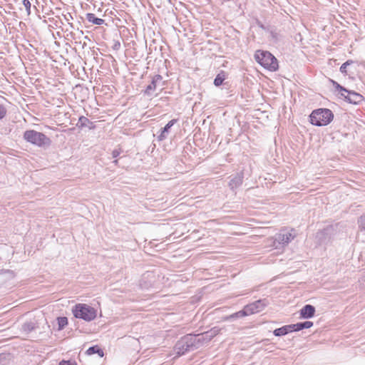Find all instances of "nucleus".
Listing matches in <instances>:
<instances>
[{"label":"nucleus","instance_id":"nucleus-1","mask_svg":"<svg viewBox=\"0 0 365 365\" xmlns=\"http://www.w3.org/2000/svg\"><path fill=\"white\" fill-rule=\"evenodd\" d=\"M72 313L76 318L81 319L86 322L93 321L97 317V310L86 304H76L72 308Z\"/></svg>","mask_w":365,"mask_h":365},{"label":"nucleus","instance_id":"nucleus-2","mask_svg":"<svg viewBox=\"0 0 365 365\" xmlns=\"http://www.w3.org/2000/svg\"><path fill=\"white\" fill-rule=\"evenodd\" d=\"M255 58L257 63L270 71H275L278 69L277 58L269 51H257Z\"/></svg>","mask_w":365,"mask_h":365},{"label":"nucleus","instance_id":"nucleus-3","mask_svg":"<svg viewBox=\"0 0 365 365\" xmlns=\"http://www.w3.org/2000/svg\"><path fill=\"white\" fill-rule=\"evenodd\" d=\"M334 114L329 109L320 108L312 111L310 122L317 126L327 125L333 120Z\"/></svg>","mask_w":365,"mask_h":365},{"label":"nucleus","instance_id":"nucleus-4","mask_svg":"<svg viewBox=\"0 0 365 365\" xmlns=\"http://www.w3.org/2000/svg\"><path fill=\"white\" fill-rule=\"evenodd\" d=\"M24 139L31 144L42 147L51 143L50 139L43 133L34 130H29L24 132Z\"/></svg>","mask_w":365,"mask_h":365},{"label":"nucleus","instance_id":"nucleus-5","mask_svg":"<svg viewBox=\"0 0 365 365\" xmlns=\"http://www.w3.org/2000/svg\"><path fill=\"white\" fill-rule=\"evenodd\" d=\"M296 237L294 230H282L279 233L276 234L272 239V247L275 249H280L287 246L292 240Z\"/></svg>","mask_w":365,"mask_h":365},{"label":"nucleus","instance_id":"nucleus-6","mask_svg":"<svg viewBox=\"0 0 365 365\" xmlns=\"http://www.w3.org/2000/svg\"><path fill=\"white\" fill-rule=\"evenodd\" d=\"M192 339V334H187L178 341L174 350L178 356L196 349L194 345L195 340Z\"/></svg>","mask_w":365,"mask_h":365},{"label":"nucleus","instance_id":"nucleus-7","mask_svg":"<svg viewBox=\"0 0 365 365\" xmlns=\"http://www.w3.org/2000/svg\"><path fill=\"white\" fill-rule=\"evenodd\" d=\"M266 305L267 304L265 303L264 300L259 299L246 305L242 310H240V312L244 313V317L261 312L264 309Z\"/></svg>","mask_w":365,"mask_h":365},{"label":"nucleus","instance_id":"nucleus-8","mask_svg":"<svg viewBox=\"0 0 365 365\" xmlns=\"http://www.w3.org/2000/svg\"><path fill=\"white\" fill-rule=\"evenodd\" d=\"M346 93V95H345L344 93H341V96H343L344 99L350 103L358 104L364 100L363 96L358 93L351 91H348V92Z\"/></svg>","mask_w":365,"mask_h":365},{"label":"nucleus","instance_id":"nucleus-9","mask_svg":"<svg viewBox=\"0 0 365 365\" xmlns=\"http://www.w3.org/2000/svg\"><path fill=\"white\" fill-rule=\"evenodd\" d=\"M177 119H173L170 120L165 126L161 129L160 135L158 136V140L159 141L164 140L166 139L170 133V129L172 126L177 122Z\"/></svg>","mask_w":365,"mask_h":365},{"label":"nucleus","instance_id":"nucleus-10","mask_svg":"<svg viewBox=\"0 0 365 365\" xmlns=\"http://www.w3.org/2000/svg\"><path fill=\"white\" fill-rule=\"evenodd\" d=\"M315 314V307L311 304H306L300 310V316L303 319H310Z\"/></svg>","mask_w":365,"mask_h":365},{"label":"nucleus","instance_id":"nucleus-11","mask_svg":"<svg viewBox=\"0 0 365 365\" xmlns=\"http://www.w3.org/2000/svg\"><path fill=\"white\" fill-rule=\"evenodd\" d=\"M207 337V336L206 332L197 335L192 334V339H193V341L195 340L194 345L196 349H198L203 344L210 341V339H206Z\"/></svg>","mask_w":365,"mask_h":365},{"label":"nucleus","instance_id":"nucleus-12","mask_svg":"<svg viewBox=\"0 0 365 365\" xmlns=\"http://www.w3.org/2000/svg\"><path fill=\"white\" fill-rule=\"evenodd\" d=\"M243 174L242 173H237L236 175H235L229 182V187L231 190H234L239 187L243 182Z\"/></svg>","mask_w":365,"mask_h":365},{"label":"nucleus","instance_id":"nucleus-13","mask_svg":"<svg viewBox=\"0 0 365 365\" xmlns=\"http://www.w3.org/2000/svg\"><path fill=\"white\" fill-rule=\"evenodd\" d=\"M86 20L96 25H102L104 23L103 19L97 18L95 14L92 13L86 14Z\"/></svg>","mask_w":365,"mask_h":365},{"label":"nucleus","instance_id":"nucleus-14","mask_svg":"<svg viewBox=\"0 0 365 365\" xmlns=\"http://www.w3.org/2000/svg\"><path fill=\"white\" fill-rule=\"evenodd\" d=\"M86 354L88 355H92L94 354H98L99 356L103 357V351L98 346H93L91 347H89L87 351Z\"/></svg>","mask_w":365,"mask_h":365},{"label":"nucleus","instance_id":"nucleus-15","mask_svg":"<svg viewBox=\"0 0 365 365\" xmlns=\"http://www.w3.org/2000/svg\"><path fill=\"white\" fill-rule=\"evenodd\" d=\"M243 314L244 313L240 312V311H239V312L232 314L230 315L222 317L221 320L222 322L235 320L239 318L243 317Z\"/></svg>","mask_w":365,"mask_h":365},{"label":"nucleus","instance_id":"nucleus-16","mask_svg":"<svg viewBox=\"0 0 365 365\" xmlns=\"http://www.w3.org/2000/svg\"><path fill=\"white\" fill-rule=\"evenodd\" d=\"M36 326H35V324L32 322H25L22 327H21V330L26 333V334H29L30 333L31 331H32L33 330H34L36 329Z\"/></svg>","mask_w":365,"mask_h":365},{"label":"nucleus","instance_id":"nucleus-17","mask_svg":"<svg viewBox=\"0 0 365 365\" xmlns=\"http://www.w3.org/2000/svg\"><path fill=\"white\" fill-rule=\"evenodd\" d=\"M225 79V73L224 71L219 73L214 80V84L216 86H220L222 84Z\"/></svg>","mask_w":365,"mask_h":365},{"label":"nucleus","instance_id":"nucleus-18","mask_svg":"<svg viewBox=\"0 0 365 365\" xmlns=\"http://www.w3.org/2000/svg\"><path fill=\"white\" fill-rule=\"evenodd\" d=\"M78 123H80L81 127H88L91 128V125L93 123L86 117L81 116L78 119Z\"/></svg>","mask_w":365,"mask_h":365},{"label":"nucleus","instance_id":"nucleus-19","mask_svg":"<svg viewBox=\"0 0 365 365\" xmlns=\"http://www.w3.org/2000/svg\"><path fill=\"white\" fill-rule=\"evenodd\" d=\"M221 329L217 327H215L213 328H212L210 331H206L207 333V338L206 339H212L214 336H215L216 335H217L220 331Z\"/></svg>","mask_w":365,"mask_h":365},{"label":"nucleus","instance_id":"nucleus-20","mask_svg":"<svg viewBox=\"0 0 365 365\" xmlns=\"http://www.w3.org/2000/svg\"><path fill=\"white\" fill-rule=\"evenodd\" d=\"M57 320L58 330L64 329V327L68 324V319L65 317H58Z\"/></svg>","mask_w":365,"mask_h":365},{"label":"nucleus","instance_id":"nucleus-21","mask_svg":"<svg viewBox=\"0 0 365 365\" xmlns=\"http://www.w3.org/2000/svg\"><path fill=\"white\" fill-rule=\"evenodd\" d=\"M158 87V85L152 81L151 83L147 86L145 92L146 94L150 95L151 92L156 90Z\"/></svg>","mask_w":365,"mask_h":365},{"label":"nucleus","instance_id":"nucleus-22","mask_svg":"<svg viewBox=\"0 0 365 365\" xmlns=\"http://www.w3.org/2000/svg\"><path fill=\"white\" fill-rule=\"evenodd\" d=\"M358 223H359V230L363 232V231H365V214L362 215L359 220H358Z\"/></svg>","mask_w":365,"mask_h":365},{"label":"nucleus","instance_id":"nucleus-23","mask_svg":"<svg viewBox=\"0 0 365 365\" xmlns=\"http://www.w3.org/2000/svg\"><path fill=\"white\" fill-rule=\"evenodd\" d=\"M153 81L158 85V86L163 87L164 86V83L163 82V77L160 75H155L153 78Z\"/></svg>","mask_w":365,"mask_h":365},{"label":"nucleus","instance_id":"nucleus-24","mask_svg":"<svg viewBox=\"0 0 365 365\" xmlns=\"http://www.w3.org/2000/svg\"><path fill=\"white\" fill-rule=\"evenodd\" d=\"M22 4H23L24 6L25 7L27 15L29 16L31 14V7L30 1L29 0H23Z\"/></svg>","mask_w":365,"mask_h":365},{"label":"nucleus","instance_id":"nucleus-25","mask_svg":"<svg viewBox=\"0 0 365 365\" xmlns=\"http://www.w3.org/2000/svg\"><path fill=\"white\" fill-rule=\"evenodd\" d=\"M285 331H284V327H282L280 328L274 329L273 333H274V336H281L286 335Z\"/></svg>","mask_w":365,"mask_h":365},{"label":"nucleus","instance_id":"nucleus-26","mask_svg":"<svg viewBox=\"0 0 365 365\" xmlns=\"http://www.w3.org/2000/svg\"><path fill=\"white\" fill-rule=\"evenodd\" d=\"M353 63V61H350V60H349V61H346L345 63H344L341 66V67H340V71H341L342 73H345V74H346V73H347V70H346L347 66H348L349 65H350L351 63Z\"/></svg>","mask_w":365,"mask_h":365},{"label":"nucleus","instance_id":"nucleus-27","mask_svg":"<svg viewBox=\"0 0 365 365\" xmlns=\"http://www.w3.org/2000/svg\"><path fill=\"white\" fill-rule=\"evenodd\" d=\"M333 84L334 86H335L336 89L339 91H343V92H348V90H346L345 88H344L343 86H341V85H339L338 83L335 82V81H333Z\"/></svg>","mask_w":365,"mask_h":365},{"label":"nucleus","instance_id":"nucleus-28","mask_svg":"<svg viewBox=\"0 0 365 365\" xmlns=\"http://www.w3.org/2000/svg\"><path fill=\"white\" fill-rule=\"evenodd\" d=\"M303 329H309L313 326V322L310 321H306L302 322Z\"/></svg>","mask_w":365,"mask_h":365},{"label":"nucleus","instance_id":"nucleus-29","mask_svg":"<svg viewBox=\"0 0 365 365\" xmlns=\"http://www.w3.org/2000/svg\"><path fill=\"white\" fill-rule=\"evenodd\" d=\"M6 113V110L4 106L0 105V119L3 118Z\"/></svg>","mask_w":365,"mask_h":365},{"label":"nucleus","instance_id":"nucleus-30","mask_svg":"<svg viewBox=\"0 0 365 365\" xmlns=\"http://www.w3.org/2000/svg\"><path fill=\"white\" fill-rule=\"evenodd\" d=\"M120 150L115 149L112 152V156L113 158H117L120 155Z\"/></svg>","mask_w":365,"mask_h":365},{"label":"nucleus","instance_id":"nucleus-31","mask_svg":"<svg viewBox=\"0 0 365 365\" xmlns=\"http://www.w3.org/2000/svg\"><path fill=\"white\" fill-rule=\"evenodd\" d=\"M296 329H297V331H299L300 330L304 329H303V326H302V322L297 323L296 324Z\"/></svg>","mask_w":365,"mask_h":365},{"label":"nucleus","instance_id":"nucleus-32","mask_svg":"<svg viewBox=\"0 0 365 365\" xmlns=\"http://www.w3.org/2000/svg\"><path fill=\"white\" fill-rule=\"evenodd\" d=\"M284 329V331L286 334H287L289 332H292V329H290V326L289 325H285V326H283Z\"/></svg>","mask_w":365,"mask_h":365},{"label":"nucleus","instance_id":"nucleus-33","mask_svg":"<svg viewBox=\"0 0 365 365\" xmlns=\"http://www.w3.org/2000/svg\"><path fill=\"white\" fill-rule=\"evenodd\" d=\"M59 365H73V364L69 361H62L60 362Z\"/></svg>","mask_w":365,"mask_h":365},{"label":"nucleus","instance_id":"nucleus-34","mask_svg":"<svg viewBox=\"0 0 365 365\" xmlns=\"http://www.w3.org/2000/svg\"><path fill=\"white\" fill-rule=\"evenodd\" d=\"M289 326H290V329H292V331H297L296 324H289Z\"/></svg>","mask_w":365,"mask_h":365},{"label":"nucleus","instance_id":"nucleus-35","mask_svg":"<svg viewBox=\"0 0 365 365\" xmlns=\"http://www.w3.org/2000/svg\"><path fill=\"white\" fill-rule=\"evenodd\" d=\"M359 282L362 284H365V276H362L360 279H359Z\"/></svg>","mask_w":365,"mask_h":365},{"label":"nucleus","instance_id":"nucleus-36","mask_svg":"<svg viewBox=\"0 0 365 365\" xmlns=\"http://www.w3.org/2000/svg\"><path fill=\"white\" fill-rule=\"evenodd\" d=\"M113 163L116 165H118V160H115Z\"/></svg>","mask_w":365,"mask_h":365}]
</instances>
